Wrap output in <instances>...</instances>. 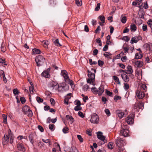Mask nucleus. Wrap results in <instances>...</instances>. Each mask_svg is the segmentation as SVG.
<instances>
[{
  "mask_svg": "<svg viewBox=\"0 0 152 152\" xmlns=\"http://www.w3.org/2000/svg\"><path fill=\"white\" fill-rule=\"evenodd\" d=\"M147 89L146 85L143 84L138 88L136 92V94L138 99H142L145 96V92L147 91Z\"/></svg>",
  "mask_w": 152,
  "mask_h": 152,
  "instance_id": "nucleus-1",
  "label": "nucleus"
},
{
  "mask_svg": "<svg viewBox=\"0 0 152 152\" xmlns=\"http://www.w3.org/2000/svg\"><path fill=\"white\" fill-rule=\"evenodd\" d=\"M8 134L5 135L2 139V143L4 145H6L8 143L10 139V143H12L14 139V137L12 133L10 130L8 132Z\"/></svg>",
  "mask_w": 152,
  "mask_h": 152,
  "instance_id": "nucleus-2",
  "label": "nucleus"
},
{
  "mask_svg": "<svg viewBox=\"0 0 152 152\" xmlns=\"http://www.w3.org/2000/svg\"><path fill=\"white\" fill-rule=\"evenodd\" d=\"M115 143L116 145L118 147V149H120L121 151L124 150V147L126 144L125 140L118 137L116 139Z\"/></svg>",
  "mask_w": 152,
  "mask_h": 152,
  "instance_id": "nucleus-3",
  "label": "nucleus"
},
{
  "mask_svg": "<svg viewBox=\"0 0 152 152\" xmlns=\"http://www.w3.org/2000/svg\"><path fill=\"white\" fill-rule=\"evenodd\" d=\"M61 74L63 77L64 80L66 82L69 84L71 86H72L74 85L73 81L69 79L67 72L66 70H62L61 71Z\"/></svg>",
  "mask_w": 152,
  "mask_h": 152,
  "instance_id": "nucleus-4",
  "label": "nucleus"
},
{
  "mask_svg": "<svg viewBox=\"0 0 152 152\" xmlns=\"http://www.w3.org/2000/svg\"><path fill=\"white\" fill-rule=\"evenodd\" d=\"M121 127L122 129L120 131V134L125 137L129 136V131L127 129V125L123 124L122 125Z\"/></svg>",
  "mask_w": 152,
  "mask_h": 152,
  "instance_id": "nucleus-5",
  "label": "nucleus"
},
{
  "mask_svg": "<svg viewBox=\"0 0 152 152\" xmlns=\"http://www.w3.org/2000/svg\"><path fill=\"white\" fill-rule=\"evenodd\" d=\"M69 89V87L66 83H63L58 85V91L60 92H65Z\"/></svg>",
  "mask_w": 152,
  "mask_h": 152,
  "instance_id": "nucleus-6",
  "label": "nucleus"
},
{
  "mask_svg": "<svg viewBox=\"0 0 152 152\" xmlns=\"http://www.w3.org/2000/svg\"><path fill=\"white\" fill-rule=\"evenodd\" d=\"M44 58L41 55H38L35 58V60L37 66H41L45 61Z\"/></svg>",
  "mask_w": 152,
  "mask_h": 152,
  "instance_id": "nucleus-7",
  "label": "nucleus"
},
{
  "mask_svg": "<svg viewBox=\"0 0 152 152\" xmlns=\"http://www.w3.org/2000/svg\"><path fill=\"white\" fill-rule=\"evenodd\" d=\"M97 134L98 138L101 140L102 141L101 144H103L107 142V140L105 139V137L102 135V132H97Z\"/></svg>",
  "mask_w": 152,
  "mask_h": 152,
  "instance_id": "nucleus-8",
  "label": "nucleus"
},
{
  "mask_svg": "<svg viewBox=\"0 0 152 152\" xmlns=\"http://www.w3.org/2000/svg\"><path fill=\"white\" fill-rule=\"evenodd\" d=\"M99 120V117L96 113H94L91 115L90 121L91 123L97 124L98 123Z\"/></svg>",
  "mask_w": 152,
  "mask_h": 152,
  "instance_id": "nucleus-9",
  "label": "nucleus"
},
{
  "mask_svg": "<svg viewBox=\"0 0 152 152\" xmlns=\"http://www.w3.org/2000/svg\"><path fill=\"white\" fill-rule=\"evenodd\" d=\"M134 114H133L130 115L126 117L125 119L126 121L129 124H132L134 122Z\"/></svg>",
  "mask_w": 152,
  "mask_h": 152,
  "instance_id": "nucleus-10",
  "label": "nucleus"
},
{
  "mask_svg": "<svg viewBox=\"0 0 152 152\" xmlns=\"http://www.w3.org/2000/svg\"><path fill=\"white\" fill-rule=\"evenodd\" d=\"M50 70V68H49L46 70L43 71L41 73L42 76L46 78H49L50 77L49 72Z\"/></svg>",
  "mask_w": 152,
  "mask_h": 152,
  "instance_id": "nucleus-11",
  "label": "nucleus"
},
{
  "mask_svg": "<svg viewBox=\"0 0 152 152\" xmlns=\"http://www.w3.org/2000/svg\"><path fill=\"white\" fill-rule=\"evenodd\" d=\"M141 37L140 36L138 37H133L130 41V43L131 44H133L134 43H137Z\"/></svg>",
  "mask_w": 152,
  "mask_h": 152,
  "instance_id": "nucleus-12",
  "label": "nucleus"
},
{
  "mask_svg": "<svg viewBox=\"0 0 152 152\" xmlns=\"http://www.w3.org/2000/svg\"><path fill=\"white\" fill-rule=\"evenodd\" d=\"M18 149L23 152L25 151V148L23 145L21 143L19 142L17 144Z\"/></svg>",
  "mask_w": 152,
  "mask_h": 152,
  "instance_id": "nucleus-13",
  "label": "nucleus"
},
{
  "mask_svg": "<svg viewBox=\"0 0 152 152\" xmlns=\"http://www.w3.org/2000/svg\"><path fill=\"white\" fill-rule=\"evenodd\" d=\"M116 113L119 118H121L124 116L125 114L124 112L121 110H117L116 111Z\"/></svg>",
  "mask_w": 152,
  "mask_h": 152,
  "instance_id": "nucleus-14",
  "label": "nucleus"
},
{
  "mask_svg": "<svg viewBox=\"0 0 152 152\" xmlns=\"http://www.w3.org/2000/svg\"><path fill=\"white\" fill-rule=\"evenodd\" d=\"M121 77L123 80L126 83L129 82V77L125 74H122L121 75Z\"/></svg>",
  "mask_w": 152,
  "mask_h": 152,
  "instance_id": "nucleus-15",
  "label": "nucleus"
},
{
  "mask_svg": "<svg viewBox=\"0 0 152 152\" xmlns=\"http://www.w3.org/2000/svg\"><path fill=\"white\" fill-rule=\"evenodd\" d=\"M50 87L53 88H55L56 90L58 89V83L56 82L52 81L50 83Z\"/></svg>",
  "mask_w": 152,
  "mask_h": 152,
  "instance_id": "nucleus-16",
  "label": "nucleus"
},
{
  "mask_svg": "<svg viewBox=\"0 0 152 152\" xmlns=\"http://www.w3.org/2000/svg\"><path fill=\"white\" fill-rule=\"evenodd\" d=\"M99 92L98 93L99 96L101 95L104 91V86L101 85L99 88Z\"/></svg>",
  "mask_w": 152,
  "mask_h": 152,
  "instance_id": "nucleus-17",
  "label": "nucleus"
},
{
  "mask_svg": "<svg viewBox=\"0 0 152 152\" xmlns=\"http://www.w3.org/2000/svg\"><path fill=\"white\" fill-rule=\"evenodd\" d=\"M0 75L1 77H3V81L5 83H6L7 81L5 77L4 72L3 70L0 71Z\"/></svg>",
  "mask_w": 152,
  "mask_h": 152,
  "instance_id": "nucleus-18",
  "label": "nucleus"
},
{
  "mask_svg": "<svg viewBox=\"0 0 152 152\" xmlns=\"http://www.w3.org/2000/svg\"><path fill=\"white\" fill-rule=\"evenodd\" d=\"M127 70L126 74H132L133 72V70L132 69V68L131 66H128L127 67Z\"/></svg>",
  "mask_w": 152,
  "mask_h": 152,
  "instance_id": "nucleus-19",
  "label": "nucleus"
},
{
  "mask_svg": "<svg viewBox=\"0 0 152 152\" xmlns=\"http://www.w3.org/2000/svg\"><path fill=\"white\" fill-rule=\"evenodd\" d=\"M66 118L67 120H69L70 121V123L72 124L74 121V118L70 115H67L66 116Z\"/></svg>",
  "mask_w": 152,
  "mask_h": 152,
  "instance_id": "nucleus-20",
  "label": "nucleus"
},
{
  "mask_svg": "<svg viewBox=\"0 0 152 152\" xmlns=\"http://www.w3.org/2000/svg\"><path fill=\"white\" fill-rule=\"evenodd\" d=\"M144 12L142 10H140L139 11L138 14L139 17L140 18H144V15H145Z\"/></svg>",
  "mask_w": 152,
  "mask_h": 152,
  "instance_id": "nucleus-21",
  "label": "nucleus"
},
{
  "mask_svg": "<svg viewBox=\"0 0 152 152\" xmlns=\"http://www.w3.org/2000/svg\"><path fill=\"white\" fill-rule=\"evenodd\" d=\"M138 105V104L137 103H135V104H134L133 109H132L133 112L134 111V112H135L136 111L138 112L139 111V109Z\"/></svg>",
  "mask_w": 152,
  "mask_h": 152,
  "instance_id": "nucleus-22",
  "label": "nucleus"
},
{
  "mask_svg": "<svg viewBox=\"0 0 152 152\" xmlns=\"http://www.w3.org/2000/svg\"><path fill=\"white\" fill-rule=\"evenodd\" d=\"M143 62L142 61H137L135 62V65L138 67H141L143 65Z\"/></svg>",
  "mask_w": 152,
  "mask_h": 152,
  "instance_id": "nucleus-23",
  "label": "nucleus"
},
{
  "mask_svg": "<svg viewBox=\"0 0 152 152\" xmlns=\"http://www.w3.org/2000/svg\"><path fill=\"white\" fill-rule=\"evenodd\" d=\"M88 77L90 78H92L94 79L95 78V73H93L89 70L88 71Z\"/></svg>",
  "mask_w": 152,
  "mask_h": 152,
  "instance_id": "nucleus-24",
  "label": "nucleus"
},
{
  "mask_svg": "<svg viewBox=\"0 0 152 152\" xmlns=\"http://www.w3.org/2000/svg\"><path fill=\"white\" fill-rule=\"evenodd\" d=\"M22 109L23 111L26 113L29 110H30V108L28 106L26 105Z\"/></svg>",
  "mask_w": 152,
  "mask_h": 152,
  "instance_id": "nucleus-25",
  "label": "nucleus"
},
{
  "mask_svg": "<svg viewBox=\"0 0 152 152\" xmlns=\"http://www.w3.org/2000/svg\"><path fill=\"white\" fill-rule=\"evenodd\" d=\"M130 29L131 31H135L137 29L136 26L134 23L131 24L130 26Z\"/></svg>",
  "mask_w": 152,
  "mask_h": 152,
  "instance_id": "nucleus-26",
  "label": "nucleus"
},
{
  "mask_svg": "<svg viewBox=\"0 0 152 152\" xmlns=\"http://www.w3.org/2000/svg\"><path fill=\"white\" fill-rule=\"evenodd\" d=\"M53 42L54 44L55 45L58 47H60L61 46V45L59 42V40L58 39H56L54 41L53 40Z\"/></svg>",
  "mask_w": 152,
  "mask_h": 152,
  "instance_id": "nucleus-27",
  "label": "nucleus"
},
{
  "mask_svg": "<svg viewBox=\"0 0 152 152\" xmlns=\"http://www.w3.org/2000/svg\"><path fill=\"white\" fill-rule=\"evenodd\" d=\"M32 51L33 53L34 54H39L41 53V51L40 50L36 48L33 49L32 50Z\"/></svg>",
  "mask_w": 152,
  "mask_h": 152,
  "instance_id": "nucleus-28",
  "label": "nucleus"
},
{
  "mask_svg": "<svg viewBox=\"0 0 152 152\" xmlns=\"http://www.w3.org/2000/svg\"><path fill=\"white\" fill-rule=\"evenodd\" d=\"M91 89L94 94H98L99 92L98 90L96 87L92 88H91Z\"/></svg>",
  "mask_w": 152,
  "mask_h": 152,
  "instance_id": "nucleus-29",
  "label": "nucleus"
},
{
  "mask_svg": "<svg viewBox=\"0 0 152 152\" xmlns=\"http://www.w3.org/2000/svg\"><path fill=\"white\" fill-rule=\"evenodd\" d=\"M42 44L45 47H47L49 44L47 40L43 41H42Z\"/></svg>",
  "mask_w": 152,
  "mask_h": 152,
  "instance_id": "nucleus-30",
  "label": "nucleus"
},
{
  "mask_svg": "<svg viewBox=\"0 0 152 152\" xmlns=\"http://www.w3.org/2000/svg\"><path fill=\"white\" fill-rule=\"evenodd\" d=\"M42 140L45 143L48 144L49 145H52V142L50 139L45 140L44 139H42Z\"/></svg>",
  "mask_w": 152,
  "mask_h": 152,
  "instance_id": "nucleus-31",
  "label": "nucleus"
},
{
  "mask_svg": "<svg viewBox=\"0 0 152 152\" xmlns=\"http://www.w3.org/2000/svg\"><path fill=\"white\" fill-rule=\"evenodd\" d=\"M121 18V21L123 23H126V16H123L122 15Z\"/></svg>",
  "mask_w": 152,
  "mask_h": 152,
  "instance_id": "nucleus-32",
  "label": "nucleus"
},
{
  "mask_svg": "<svg viewBox=\"0 0 152 152\" xmlns=\"http://www.w3.org/2000/svg\"><path fill=\"white\" fill-rule=\"evenodd\" d=\"M108 148L110 149H112L113 148V143L112 142H110L108 144Z\"/></svg>",
  "mask_w": 152,
  "mask_h": 152,
  "instance_id": "nucleus-33",
  "label": "nucleus"
},
{
  "mask_svg": "<svg viewBox=\"0 0 152 152\" xmlns=\"http://www.w3.org/2000/svg\"><path fill=\"white\" fill-rule=\"evenodd\" d=\"M1 51L3 52H4L5 51L6 48L4 47V42H2L1 46Z\"/></svg>",
  "mask_w": 152,
  "mask_h": 152,
  "instance_id": "nucleus-34",
  "label": "nucleus"
},
{
  "mask_svg": "<svg viewBox=\"0 0 152 152\" xmlns=\"http://www.w3.org/2000/svg\"><path fill=\"white\" fill-rule=\"evenodd\" d=\"M89 88V87L88 85L87 84H86L84 85L83 88V91H87L88 89Z\"/></svg>",
  "mask_w": 152,
  "mask_h": 152,
  "instance_id": "nucleus-35",
  "label": "nucleus"
},
{
  "mask_svg": "<svg viewBox=\"0 0 152 152\" xmlns=\"http://www.w3.org/2000/svg\"><path fill=\"white\" fill-rule=\"evenodd\" d=\"M136 74L139 77L138 78V79H142V74L141 73V70H139L138 71H137L136 72Z\"/></svg>",
  "mask_w": 152,
  "mask_h": 152,
  "instance_id": "nucleus-36",
  "label": "nucleus"
},
{
  "mask_svg": "<svg viewBox=\"0 0 152 152\" xmlns=\"http://www.w3.org/2000/svg\"><path fill=\"white\" fill-rule=\"evenodd\" d=\"M138 53H136L135 55V58L136 59H140L142 58V55L141 53H140V55Z\"/></svg>",
  "mask_w": 152,
  "mask_h": 152,
  "instance_id": "nucleus-37",
  "label": "nucleus"
},
{
  "mask_svg": "<svg viewBox=\"0 0 152 152\" xmlns=\"http://www.w3.org/2000/svg\"><path fill=\"white\" fill-rule=\"evenodd\" d=\"M138 104V106L139 107V109H142L144 107V104L143 102H139V103H137Z\"/></svg>",
  "mask_w": 152,
  "mask_h": 152,
  "instance_id": "nucleus-38",
  "label": "nucleus"
},
{
  "mask_svg": "<svg viewBox=\"0 0 152 152\" xmlns=\"http://www.w3.org/2000/svg\"><path fill=\"white\" fill-rule=\"evenodd\" d=\"M95 79L90 78V79H87V82L88 83L91 84L93 83Z\"/></svg>",
  "mask_w": 152,
  "mask_h": 152,
  "instance_id": "nucleus-39",
  "label": "nucleus"
},
{
  "mask_svg": "<svg viewBox=\"0 0 152 152\" xmlns=\"http://www.w3.org/2000/svg\"><path fill=\"white\" fill-rule=\"evenodd\" d=\"M75 2L76 4L78 6H80L82 5L81 0H76Z\"/></svg>",
  "mask_w": 152,
  "mask_h": 152,
  "instance_id": "nucleus-40",
  "label": "nucleus"
},
{
  "mask_svg": "<svg viewBox=\"0 0 152 152\" xmlns=\"http://www.w3.org/2000/svg\"><path fill=\"white\" fill-rule=\"evenodd\" d=\"M69 130V128L67 127H66L63 129L62 131L65 134L68 132Z\"/></svg>",
  "mask_w": 152,
  "mask_h": 152,
  "instance_id": "nucleus-41",
  "label": "nucleus"
},
{
  "mask_svg": "<svg viewBox=\"0 0 152 152\" xmlns=\"http://www.w3.org/2000/svg\"><path fill=\"white\" fill-rule=\"evenodd\" d=\"M74 110L76 111L80 110H82V107L80 106H76L75 107Z\"/></svg>",
  "mask_w": 152,
  "mask_h": 152,
  "instance_id": "nucleus-42",
  "label": "nucleus"
},
{
  "mask_svg": "<svg viewBox=\"0 0 152 152\" xmlns=\"http://www.w3.org/2000/svg\"><path fill=\"white\" fill-rule=\"evenodd\" d=\"M49 129L52 131H53L55 129V125L54 124H50L49 126Z\"/></svg>",
  "mask_w": 152,
  "mask_h": 152,
  "instance_id": "nucleus-43",
  "label": "nucleus"
},
{
  "mask_svg": "<svg viewBox=\"0 0 152 152\" xmlns=\"http://www.w3.org/2000/svg\"><path fill=\"white\" fill-rule=\"evenodd\" d=\"M37 100L39 103L42 102L43 101V99H42L40 98L39 96L37 97Z\"/></svg>",
  "mask_w": 152,
  "mask_h": 152,
  "instance_id": "nucleus-44",
  "label": "nucleus"
},
{
  "mask_svg": "<svg viewBox=\"0 0 152 152\" xmlns=\"http://www.w3.org/2000/svg\"><path fill=\"white\" fill-rule=\"evenodd\" d=\"M100 20L102 21V23H104L105 22V17L103 15L100 16L99 17Z\"/></svg>",
  "mask_w": 152,
  "mask_h": 152,
  "instance_id": "nucleus-45",
  "label": "nucleus"
},
{
  "mask_svg": "<svg viewBox=\"0 0 152 152\" xmlns=\"http://www.w3.org/2000/svg\"><path fill=\"white\" fill-rule=\"evenodd\" d=\"M90 64L91 65H92L93 64H97V62L96 61H92L91 59H90L89 60Z\"/></svg>",
  "mask_w": 152,
  "mask_h": 152,
  "instance_id": "nucleus-46",
  "label": "nucleus"
},
{
  "mask_svg": "<svg viewBox=\"0 0 152 152\" xmlns=\"http://www.w3.org/2000/svg\"><path fill=\"white\" fill-rule=\"evenodd\" d=\"M28 115L29 117H31L33 115L32 111L30 109L26 113Z\"/></svg>",
  "mask_w": 152,
  "mask_h": 152,
  "instance_id": "nucleus-47",
  "label": "nucleus"
},
{
  "mask_svg": "<svg viewBox=\"0 0 152 152\" xmlns=\"http://www.w3.org/2000/svg\"><path fill=\"white\" fill-rule=\"evenodd\" d=\"M100 4L99 3H98L97 4L96 7L95 9V11H98L99 10L100 8Z\"/></svg>",
  "mask_w": 152,
  "mask_h": 152,
  "instance_id": "nucleus-48",
  "label": "nucleus"
},
{
  "mask_svg": "<svg viewBox=\"0 0 152 152\" xmlns=\"http://www.w3.org/2000/svg\"><path fill=\"white\" fill-rule=\"evenodd\" d=\"M124 89L126 90H127L129 88V85L127 83H124Z\"/></svg>",
  "mask_w": 152,
  "mask_h": 152,
  "instance_id": "nucleus-49",
  "label": "nucleus"
},
{
  "mask_svg": "<svg viewBox=\"0 0 152 152\" xmlns=\"http://www.w3.org/2000/svg\"><path fill=\"white\" fill-rule=\"evenodd\" d=\"M98 65L100 66H102L104 64V61L100 60L98 61Z\"/></svg>",
  "mask_w": 152,
  "mask_h": 152,
  "instance_id": "nucleus-50",
  "label": "nucleus"
},
{
  "mask_svg": "<svg viewBox=\"0 0 152 152\" xmlns=\"http://www.w3.org/2000/svg\"><path fill=\"white\" fill-rule=\"evenodd\" d=\"M103 55L106 57L108 58L109 56L111 55V54L110 53L106 52L103 54Z\"/></svg>",
  "mask_w": 152,
  "mask_h": 152,
  "instance_id": "nucleus-51",
  "label": "nucleus"
},
{
  "mask_svg": "<svg viewBox=\"0 0 152 152\" xmlns=\"http://www.w3.org/2000/svg\"><path fill=\"white\" fill-rule=\"evenodd\" d=\"M148 24L149 26L152 29V20L150 19L148 22Z\"/></svg>",
  "mask_w": 152,
  "mask_h": 152,
  "instance_id": "nucleus-52",
  "label": "nucleus"
},
{
  "mask_svg": "<svg viewBox=\"0 0 152 152\" xmlns=\"http://www.w3.org/2000/svg\"><path fill=\"white\" fill-rule=\"evenodd\" d=\"M113 79L115 82H118V84L120 83V82L119 81L118 78L116 76H113Z\"/></svg>",
  "mask_w": 152,
  "mask_h": 152,
  "instance_id": "nucleus-53",
  "label": "nucleus"
},
{
  "mask_svg": "<svg viewBox=\"0 0 152 152\" xmlns=\"http://www.w3.org/2000/svg\"><path fill=\"white\" fill-rule=\"evenodd\" d=\"M123 40H124L126 42H127L129 40V38L127 36H125L123 38Z\"/></svg>",
  "mask_w": 152,
  "mask_h": 152,
  "instance_id": "nucleus-54",
  "label": "nucleus"
},
{
  "mask_svg": "<svg viewBox=\"0 0 152 152\" xmlns=\"http://www.w3.org/2000/svg\"><path fill=\"white\" fill-rule=\"evenodd\" d=\"M13 93L14 95H16L19 94V92L17 88L14 89L13 90Z\"/></svg>",
  "mask_w": 152,
  "mask_h": 152,
  "instance_id": "nucleus-55",
  "label": "nucleus"
},
{
  "mask_svg": "<svg viewBox=\"0 0 152 152\" xmlns=\"http://www.w3.org/2000/svg\"><path fill=\"white\" fill-rule=\"evenodd\" d=\"M20 100L22 104L26 102V99L24 97H22L20 98Z\"/></svg>",
  "mask_w": 152,
  "mask_h": 152,
  "instance_id": "nucleus-56",
  "label": "nucleus"
},
{
  "mask_svg": "<svg viewBox=\"0 0 152 152\" xmlns=\"http://www.w3.org/2000/svg\"><path fill=\"white\" fill-rule=\"evenodd\" d=\"M77 137L78 139L79 140H80V142H83V139L82 138L81 136L79 135H77Z\"/></svg>",
  "mask_w": 152,
  "mask_h": 152,
  "instance_id": "nucleus-57",
  "label": "nucleus"
},
{
  "mask_svg": "<svg viewBox=\"0 0 152 152\" xmlns=\"http://www.w3.org/2000/svg\"><path fill=\"white\" fill-rule=\"evenodd\" d=\"M71 149V152H78L77 150L75 147H72Z\"/></svg>",
  "mask_w": 152,
  "mask_h": 152,
  "instance_id": "nucleus-58",
  "label": "nucleus"
},
{
  "mask_svg": "<svg viewBox=\"0 0 152 152\" xmlns=\"http://www.w3.org/2000/svg\"><path fill=\"white\" fill-rule=\"evenodd\" d=\"M78 114L79 116L81 118H83L84 117V115H83V114L82 112L81 111H79L78 112Z\"/></svg>",
  "mask_w": 152,
  "mask_h": 152,
  "instance_id": "nucleus-59",
  "label": "nucleus"
},
{
  "mask_svg": "<svg viewBox=\"0 0 152 152\" xmlns=\"http://www.w3.org/2000/svg\"><path fill=\"white\" fill-rule=\"evenodd\" d=\"M34 86H31L29 87V91L31 94L33 93Z\"/></svg>",
  "mask_w": 152,
  "mask_h": 152,
  "instance_id": "nucleus-60",
  "label": "nucleus"
},
{
  "mask_svg": "<svg viewBox=\"0 0 152 152\" xmlns=\"http://www.w3.org/2000/svg\"><path fill=\"white\" fill-rule=\"evenodd\" d=\"M142 29L144 31H147V26L145 24H143L142 26Z\"/></svg>",
  "mask_w": 152,
  "mask_h": 152,
  "instance_id": "nucleus-61",
  "label": "nucleus"
},
{
  "mask_svg": "<svg viewBox=\"0 0 152 152\" xmlns=\"http://www.w3.org/2000/svg\"><path fill=\"white\" fill-rule=\"evenodd\" d=\"M105 113L108 116H110V113L109 110L108 109H106L105 110Z\"/></svg>",
  "mask_w": 152,
  "mask_h": 152,
  "instance_id": "nucleus-62",
  "label": "nucleus"
},
{
  "mask_svg": "<svg viewBox=\"0 0 152 152\" xmlns=\"http://www.w3.org/2000/svg\"><path fill=\"white\" fill-rule=\"evenodd\" d=\"M106 92V94L107 95H108L109 96H112L113 93L112 92H111L110 91L108 90H107Z\"/></svg>",
  "mask_w": 152,
  "mask_h": 152,
  "instance_id": "nucleus-63",
  "label": "nucleus"
},
{
  "mask_svg": "<svg viewBox=\"0 0 152 152\" xmlns=\"http://www.w3.org/2000/svg\"><path fill=\"white\" fill-rule=\"evenodd\" d=\"M102 100L104 104L106 103V102L107 101V99L104 97H102Z\"/></svg>",
  "mask_w": 152,
  "mask_h": 152,
  "instance_id": "nucleus-64",
  "label": "nucleus"
}]
</instances>
